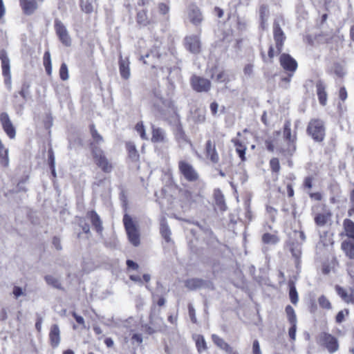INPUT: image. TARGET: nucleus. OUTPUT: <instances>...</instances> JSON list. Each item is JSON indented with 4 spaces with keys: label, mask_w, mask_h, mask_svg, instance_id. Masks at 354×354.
Returning <instances> with one entry per match:
<instances>
[{
    "label": "nucleus",
    "mask_w": 354,
    "mask_h": 354,
    "mask_svg": "<svg viewBox=\"0 0 354 354\" xmlns=\"http://www.w3.org/2000/svg\"><path fill=\"white\" fill-rule=\"evenodd\" d=\"M156 101L154 106L157 109L160 115L165 120L173 122L176 125L175 136L178 140H186V136L180 122L179 115L174 102L169 99H165L158 92L154 93Z\"/></svg>",
    "instance_id": "1"
},
{
    "label": "nucleus",
    "mask_w": 354,
    "mask_h": 354,
    "mask_svg": "<svg viewBox=\"0 0 354 354\" xmlns=\"http://www.w3.org/2000/svg\"><path fill=\"white\" fill-rule=\"evenodd\" d=\"M291 122L290 120H286L283 125V136L287 145L285 147H281L279 151L285 157L292 156L296 151V136H292L291 133Z\"/></svg>",
    "instance_id": "2"
},
{
    "label": "nucleus",
    "mask_w": 354,
    "mask_h": 354,
    "mask_svg": "<svg viewBox=\"0 0 354 354\" xmlns=\"http://www.w3.org/2000/svg\"><path fill=\"white\" fill-rule=\"evenodd\" d=\"M123 223L127 232L129 242L134 246L140 245V234L138 229L131 216L125 214L123 217Z\"/></svg>",
    "instance_id": "3"
},
{
    "label": "nucleus",
    "mask_w": 354,
    "mask_h": 354,
    "mask_svg": "<svg viewBox=\"0 0 354 354\" xmlns=\"http://www.w3.org/2000/svg\"><path fill=\"white\" fill-rule=\"evenodd\" d=\"M307 132L316 142H322L325 137L324 122L319 119L311 120L307 127Z\"/></svg>",
    "instance_id": "4"
},
{
    "label": "nucleus",
    "mask_w": 354,
    "mask_h": 354,
    "mask_svg": "<svg viewBox=\"0 0 354 354\" xmlns=\"http://www.w3.org/2000/svg\"><path fill=\"white\" fill-rule=\"evenodd\" d=\"M93 158L99 167L104 172L109 173L113 169L111 162L107 159L104 151L99 147L91 144Z\"/></svg>",
    "instance_id": "5"
},
{
    "label": "nucleus",
    "mask_w": 354,
    "mask_h": 354,
    "mask_svg": "<svg viewBox=\"0 0 354 354\" xmlns=\"http://www.w3.org/2000/svg\"><path fill=\"white\" fill-rule=\"evenodd\" d=\"M178 169L180 174L189 182H195L199 178V174L194 167L185 160L178 162Z\"/></svg>",
    "instance_id": "6"
},
{
    "label": "nucleus",
    "mask_w": 354,
    "mask_h": 354,
    "mask_svg": "<svg viewBox=\"0 0 354 354\" xmlns=\"http://www.w3.org/2000/svg\"><path fill=\"white\" fill-rule=\"evenodd\" d=\"M1 68L2 74L4 77V84L6 87L10 91L12 88V80L10 73V59L8 57L6 53L1 50Z\"/></svg>",
    "instance_id": "7"
},
{
    "label": "nucleus",
    "mask_w": 354,
    "mask_h": 354,
    "mask_svg": "<svg viewBox=\"0 0 354 354\" xmlns=\"http://www.w3.org/2000/svg\"><path fill=\"white\" fill-rule=\"evenodd\" d=\"M192 88L198 93L208 92L211 88V82L204 77L194 75L190 80Z\"/></svg>",
    "instance_id": "8"
},
{
    "label": "nucleus",
    "mask_w": 354,
    "mask_h": 354,
    "mask_svg": "<svg viewBox=\"0 0 354 354\" xmlns=\"http://www.w3.org/2000/svg\"><path fill=\"white\" fill-rule=\"evenodd\" d=\"M54 27L57 35L58 36L60 41L66 46H71V38L68 34L66 27L59 19H55Z\"/></svg>",
    "instance_id": "9"
},
{
    "label": "nucleus",
    "mask_w": 354,
    "mask_h": 354,
    "mask_svg": "<svg viewBox=\"0 0 354 354\" xmlns=\"http://www.w3.org/2000/svg\"><path fill=\"white\" fill-rule=\"evenodd\" d=\"M319 342L326 346L330 353H335L338 350L337 339L332 335L323 332L319 335Z\"/></svg>",
    "instance_id": "10"
},
{
    "label": "nucleus",
    "mask_w": 354,
    "mask_h": 354,
    "mask_svg": "<svg viewBox=\"0 0 354 354\" xmlns=\"http://www.w3.org/2000/svg\"><path fill=\"white\" fill-rule=\"evenodd\" d=\"M331 216L330 210L326 205H323L321 212L314 213V221L317 226L323 227L331 219Z\"/></svg>",
    "instance_id": "11"
},
{
    "label": "nucleus",
    "mask_w": 354,
    "mask_h": 354,
    "mask_svg": "<svg viewBox=\"0 0 354 354\" xmlns=\"http://www.w3.org/2000/svg\"><path fill=\"white\" fill-rule=\"evenodd\" d=\"M185 46L186 49L193 54H198L201 52V41L197 35L187 36L185 38Z\"/></svg>",
    "instance_id": "12"
},
{
    "label": "nucleus",
    "mask_w": 354,
    "mask_h": 354,
    "mask_svg": "<svg viewBox=\"0 0 354 354\" xmlns=\"http://www.w3.org/2000/svg\"><path fill=\"white\" fill-rule=\"evenodd\" d=\"M273 37L277 51L280 53L282 50L286 36L279 22L277 21H274L273 24Z\"/></svg>",
    "instance_id": "13"
},
{
    "label": "nucleus",
    "mask_w": 354,
    "mask_h": 354,
    "mask_svg": "<svg viewBox=\"0 0 354 354\" xmlns=\"http://www.w3.org/2000/svg\"><path fill=\"white\" fill-rule=\"evenodd\" d=\"M279 62L283 68L289 73H294L297 68V61L289 54H281L279 58Z\"/></svg>",
    "instance_id": "14"
},
{
    "label": "nucleus",
    "mask_w": 354,
    "mask_h": 354,
    "mask_svg": "<svg viewBox=\"0 0 354 354\" xmlns=\"http://www.w3.org/2000/svg\"><path fill=\"white\" fill-rule=\"evenodd\" d=\"M1 125L3 131L10 139L15 138V127L10 120L8 115L6 113H1Z\"/></svg>",
    "instance_id": "15"
},
{
    "label": "nucleus",
    "mask_w": 354,
    "mask_h": 354,
    "mask_svg": "<svg viewBox=\"0 0 354 354\" xmlns=\"http://www.w3.org/2000/svg\"><path fill=\"white\" fill-rule=\"evenodd\" d=\"M49 339L53 348H57L60 344V330L57 324H53L49 333Z\"/></svg>",
    "instance_id": "16"
},
{
    "label": "nucleus",
    "mask_w": 354,
    "mask_h": 354,
    "mask_svg": "<svg viewBox=\"0 0 354 354\" xmlns=\"http://www.w3.org/2000/svg\"><path fill=\"white\" fill-rule=\"evenodd\" d=\"M129 62L128 58L123 59L120 55L119 59V71L120 76L124 80H129L131 76Z\"/></svg>",
    "instance_id": "17"
},
{
    "label": "nucleus",
    "mask_w": 354,
    "mask_h": 354,
    "mask_svg": "<svg viewBox=\"0 0 354 354\" xmlns=\"http://www.w3.org/2000/svg\"><path fill=\"white\" fill-rule=\"evenodd\" d=\"M206 155L208 158L213 162L217 163L219 161V156L216 149V145L211 140L207 141L206 143Z\"/></svg>",
    "instance_id": "18"
},
{
    "label": "nucleus",
    "mask_w": 354,
    "mask_h": 354,
    "mask_svg": "<svg viewBox=\"0 0 354 354\" xmlns=\"http://www.w3.org/2000/svg\"><path fill=\"white\" fill-rule=\"evenodd\" d=\"M317 95L319 103L324 106L327 102V93L326 91V85L322 80H318L316 82Z\"/></svg>",
    "instance_id": "19"
},
{
    "label": "nucleus",
    "mask_w": 354,
    "mask_h": 354,
    "mask_svg": "<svg viewBox=\"0 0 354 354\" xmlns=\"http://www.w3.org/2000/svg\"><path fill=\"white\" fill-rule=\"evenodd\" d=\"M188 17L189 21L194 25H199L203 21L202 13L198 8L196 6H191L188 12Z\"/></svg>",
    "instance_id": "20"
},
{
    "label": "nucleus",
    "mask_w": 354,
    "mask_h": 354,
    "mask_svg": "<svg viewBox=\"0 0 354 354\" xmlns=\"http://www.w3.org/2000/svg\"><path fill=\"white\" fill-rule=\"evenodd\" d=\"M86 216L90 219L93 226L95 227L97 233H102L103 230L102 222L100 216L95 211H90L87 213Z\"/></svg>",
    "instance_id": "21"
},
{
    "label": "nucleus",
    "mask_w": 354,
    "mask_h": 354,
    "mask_svg": "<svg viewBox=\"0 0 354 354\" xmlns=\"http://www.w3.org/2000/svg\"><path fill=\"white\" fill-rule=\"evenodd\" d=\"M151 141L153 142H167L165 131L159 127H153Z\"/></svg>",
    "instance_id": "22"
},
{
    "label": "nucleus",
    "mask_w": 354,
    "mask_h": 354,
    "mask_svg": "<svg viewBox=\"0 0 354 354\" xmlns=\"http://www.w3.org/2000/svg\"><path fill=\"white\" fill-rule=\"evenodd\" d=\"M21 6L26 15H31L37 8L35 0H19Z\"/></svg>",
    "instance_id": "23"
},
{
    "label": "nucleus",
    "mask_w": 354,
    "mask_h": 354,
    "mask_svg": "<svg viewBox=\"0 0 354 354\" xmlns=\"http://www.w3.org/2000/svg\"><path fill=\"white\" fill-rule=\"evenodd\" d=\"M341 247L346 257L351 259H354V240L344 241Z\"/></svg>",
    "instance_id": "24"
},
{
    "label": "nucleus",
    "mask_w": 354,
    "mask_h": 354,
    "mask_svg": "<svg viewBox=\"0 0 354 354\" xmlns=\"http://www.w3.org/2000/svg\"><path fill=\"white\" fill-rule=\"evenodd\" d=\"M205 283V281L201 279L192 278L185 281V286L191 290H195L204 287Z\"/></svg>",
    "instance_id": "25"
},
{
    "label": "nucleus",
    "mask_w": 354,
    "mask_h": 354,
    "mask_svg": "<svg viewBox=\"0 0 354 354\" xmlns=\"http://www.w3.org/2000/svg\"><path fill=\"white\" fill-rule=\"evenodd\" d=\"M160 234L164 239L167 242L171 241V230L167 223V221L165 218H162L160 220Z\"/></svg>",
    "instance_id": "26"
},
{
    "label": "nucleus",
    "mask_w": 354,
    "mask_h": 354,
    "mask_svg": "<svg viewBox=\"0 0 354 354\" xmlns=\"http://www.w3.org/2000/svg\"><path fill=\"white\" fill-rule=\"evenodd\" d=\"M343 228L346 236L350 238V240H354V222L348 218L344 219Z\"/></svg>",
    "instance_id": "27"
},
{
    "label": "nucleus",
    "mask_w": 354,
    "mask_h": 354,
    "mask_svg": "<svg viewBox=\"0 0 354 354\" xmlns=\"http://www.w3.org/2000/svg\"><path fill=\"white\" fill-rule=\"evenodd\" d=\"M214 196L216 205L221 211H225L226 209V205L225 203L224 196L222 194V192L219 189H215L214 192Z\"/></svg>",
    "instance_id": "28"
},
{
    "label": "nucleus",
    "mask_w": 354,
    "mask_h": 354,
    "mask_svg": "<svg viewBox=\"0 0 354 354\" xmlns=\"http://www.w3.org/2000/svg\"><path fill=\"white\" fill-rule=\"evenodd\" d=\"M232 142L234 143L236 147V151L238 153L239 156L241 159L242 161H245L246 160L245 158V151L246 147L243 145L241 142L238 139H232Z\"/></svg>",
    "instance_id": "29"
},
{
    "label": "nucleus",
    "mask_w": 354,
    "mask_h": 354,
    "mask_svg": "<svg viewBox=\"0 0 354 354\" xmlns=\"http://www.w3.org/2000/svg\"><path fill=\"white\" fill-rule=\"evenodd\" d=\"M290 250L292 257L297 261L299 259L301 254V243H299V242L291 243L290 244Z\"/></svg>",
    "instance_id": "30"
},
{
    "label": "nucleus",
    "mask_w": 354,
    "mask_h": 354,
    "mask_svg": "<svg viewBox=\"0 0 354 354\" xmlns=\"http://www.w3.org/2000/svg\"><path fill=\"white\" fill-rule=\"evenodd\" d=\"M44 279L48 285L51 286L53 288L59 290L62 289V283H60L59 280L55 277L48 274L45 276Z\"/></svg>",
    "instance_id": "31"
},
{
    "label": "nucleus",
    "mask_w": 354,
    "mask_h": 354,
    "mask_svg": "<svg viewBox=\"0 0 354 354\" xmlns=\"http://www.w3.org/2000/svg\"><path fill=\"white\" fill-rule=\"evenodd\" d=\"M196 346L198 353H202L207 350V344L205 338L201 335H197L195 336Z\"/></svg>",
    "instance_id": "32"
},
{
    "label": "nucleus",
    "mask_w": 354,
    "mask_h": 354,
    "mask_svg": "<svg viewBox=\"0 0 354 354\" xmlns=\"http://www.w3.org/2000/svg\"><path fill=\"white\" fill-rule=\"evenodd\" d=\"M289 297L291 302L293 304H297L298 302V293L293 281L289 282Z\"/></svg>",
    "instance_id": "33"
},
{
    "label": "nucleus",
    "mask_w": 354,
    "mask_h": 354,
    "mask_svg": "<svg viewBox=\"0 0 354 354\" xmlns=\"http://www.w3.org/2000/svg\"><path fill=\"white\" fill-rule=\"evenodd\" d=\"M126 146L129 153V158L133 161H137L139 158V155L136 149V146L132 142H127Z\"/></svg>",
    "instance_id": "34"
},
{
    "label": "nucleus",
    "mask_w": 354,
    "mask_h": 354,
    "mask_svg": "<svg viewBox=\"0 0 354 354\" xmlns=\"http://www.w3.org/2000/svg\"><path fill=\"white\" fill-rule=\"evenodd\" d=\"M335 290L337 294L342 298V299L346 304L348 302L349 293L344 288L340 286H335Z\"/></svg>",
    "instance_id": "35"
},
{
    "label": "nucleus",
    "mask_w": 354,
    "mask_h": 354,
    "mask_svg": "<svg viewBox=\"0 0 354 354\" xmlns=\"http://www.w3.org/2000/svg\"><path fill=\"white\" fill-rule=\"evenodd\" d=\"M90 129H91V136H92V138H93L94 142L96 144L102 143L104 142V139H103L102 136L97 132L94 124L91 125Z\"/></svg>",
    "instance_id": "36"
},
{
    "label": "nucleus",
    "mask_w": 354,
    "mask_h": 354,
    "mask_svg": "<svg viewBox=\"0 0 354 354\" xmlns=\"http://www.w3.org/2000/svg\"><path fill=\"white\" fill-rule=\"evenodd\" d=\"M137 22L141 26H147L149 24L147 13L145 10L139 11L137 14Z\"/></svg>",
    "instance_id": "37"
},
{
    "label": "nucleus",
    "mask_w": 354,
    "mask_h": 354,
    "mask_svg": "<svg viewBox=\"0 0 354 354\" xmlns=\"http://www.w3.org/2000/svg\"><path fill=\"white\" fill-rule=\"evenodd\" d=\"M262 241L266 244H275L278 242L279 239L277 236L270 233H266L262 236Z\"/></svg>",
    "instance_id": "38"
},
{
    "label": "nucleus",
    "mask_w": 354,
    "mask_h": 354,
    "mask_svg": "<svg viewBox=\"0 0 354 354\" xmlns=\"http://www.w3.org/2000/svg\"><path fill=\"white\" fill-rule=\"evenodd\" d=\"M269 164L272 172L275 173L277 174V175H278L281 169L279 159L277 158H272L270 160Z\"/></svg>",
    "instance_id": "39"
},
{
    "label": "nucleus",
    "mask_w": 354,
    "mask_h": 354,
    "mask_svg": "<svg viewBox=\"0 0 354 354\" xmlns=\"http://www.w3.org/2000/svg\"><path fill=\"white\" fill-rule=\"evenodd\" d=\"M286 313L290 323L297 322V317L294 308L288 305L286 307Z\"/></svg>",
    "instance_id": "40"
},
{
    "label": "nucleus",
    "mask_w": 354,
    "mask_h": 354,
    "mask_svg": "<svg viewBox=\"0 0 354 354\" xmlns=\"http://www.w3.org/2000/svg\"><path fill=\"white\" fill-rule=\"evenodd\" d=\"M59 76L60 78L65 81L68 79V70L67 65L65 63H62L61 64L60 68H59Z\"/></svg>",
    "instance_id": "41"
},
{
    "label": "nucleus",
    "mask_w": 354,
    "mask_h": 354,
    "mask_svg": "<svg viewBox=\"0 0 354 354\" xmlns=\"http://www.w3.org/2000/svg\"><path fill=\"white\" fill-rule=\"evenodd\" d=\"M318 303L319 306L326 309H330L331 308V304L329 301V300L324 296L322 295L318 299Z\"/></svg>",
    "instance_id": "42"
},
{
    "label": "nucleus",
    "mask_w": 354,
    "mask_h": 354,
    "mask_svg": "<svg viewBox=\"0 0 354 354\" xmlns=\"http://www.w3.org/2000/svg\"><path fill=\"white\" fill-rule=\"evenodd\" d=\"M212 339L213 342L221 349H222V348L226 344V342L224 341V339L223 338L220 337L219 336H218L217 335L213 334L212 335Z\"/></svg>",
    "instance_id": "43"
},
{
    "label": "nucleus",
    "mask_w": 354,
    "mask_h": 354,
    "mask_svg": "<svg viewBox=\"0 0 354 354\" xmlns=\"http://www.w3.org/2000/svg\"><path fill=\"white\" fill-rule=\"evenodd\" d=\"M80 6L82 8V10L86 13H91L93 12V6L91 3H89L87 1H84L83 0H81Z\"/></svg>",
    "instance_id": "44"
},
{
    "label": "nucleus",
    "mask_w": 354,
    "mask_h": 354,
    "mask_svg": "<svg viewBox=\"0 0 354 354\" xmlns=\"http://www.w3.org/2000/svg\"><path fill=\"white\" fill-rule=\"evenodd\" d=\"M136 129L137 132L140 134L142 139H143V140L147 139V137L146 133H145V127L142 122H138L136 125Z\"/></svg>",
    "instance_id": "45"
},
{
    "label": "nucleus",
    "mask_w": 354,
    "mask_h": 354,
    "mask_svg": "<svg viewBox=\"0 0 354 354\" xmlns=\"http://www.w3.org/2000/svg\"><path fill=\"white\" fill-rule=\"evenodd\" d=\"M20 95L26 100L29 96V85L28 84H23L21 91H19Z\"/></svg>",
    "instance_id": "46"
},
{
    "label": "nucleus",
    "mask_w": 354,
    "mask_h": 354,
    "mask_svg": "<svg viewBox=\"0 0 354 354\" xmlns=\"http://www.w3.org/2000/svg\"><path fill=\"white\" fill-rule=\"evenodd\" d=\"M333 71L338 77H343L345 74L344 68L339 64H335L333 66Z\"/></svg>",
    "instance_id": "47"
},
{
    "label": "nucleus",
    "mask_w": 354,
    "mask_h": 354,
    "mask_svg": "<svg viewBox=\"0 0 354 354\" xmlns=\"http://www.w3.org/2000/svg\"><path fill=\"white\" fill-rule=\"evenodd\" d=\"M188 311H189V316L190 317L191 321L193 323H196L197 319L196 317V312H195V309L192 304H188Z\"/></svg>",
    "instance_id": "48"
},
{
    "label": "nucleus",
    "mask_w": 354,
    "mask_h": 354,
    "mask_svg": "<svg viewBox=\"0 0 354 354\" xmlns=\"http://www.w3.org/2000/svg\"><path fill=\"white\" fill-rule=\"evenodd\" d=\"M290 324L291 327L289 328L288 335L291 339L295 340L296 338L297 322Z\"/></svg>",
    "instance_id": "49"
},
{
    "label": "nucleus",
    "mask_w": 354,
    "mask_h": 354,
    "mask_svg": "<svg viewBox=\"0 0 354 354\" xmlns=\"http://www.w3.org/2000/svg\"><path fill=\"white\" fill-rule=\"evenodd\" d=\"M344 312L346 313V315H348L349 313V311L348 309H345L344 310L339 311L335 317V321L337 323L340 324L342 323L344 319Z\"/></svg>",
    "instance_id": "50"
},
{
    "label": "nucleus",
    "mask_w": 354,
    "mask_h": 354,
    "mask_svg": "<svg viewBox=\"0 0 354 354\" xmlns=\"http://www.w3.org/2000/svg\"><path fill=\"white\" fill-rule=\"evenodd\" d=\"M9 165L8 149L4 151V156L1 157V166L8 167Z\"/></svg>",
    "instance_id": "51"
},
{
    "label": "nucleus",
    "mask_w": 354,
    "mask_h": 354,
    "mask_svg": "<svg viewBox=\"0 0 354 354\" xmlns=\"http://www.w3.org/2000/svg\"><path fill=\"white\" fill-rule=\"evenodd\" d=\"M48 163L50 167L55 166V158L52 149H50L48 151Z\"/></svg>",
    "instance_id": "52"
},
{
    "label": "nucleus",
    "mask_w": 354,
    "mask_h": 354,
    "mask_svg": "<svg viewBox=\"0 0 354 354\" xmlns=\"http://www.w3.org/2000/svg\"><path fill=\"white\" fill-rule=\"evenodd\" d=\"M252 353L253 354H261L259 342L257 339L253 342Z\"/></svg>",
    "instance_id": "53"
},
{
    "label": "nucleus",
    "mask_w": 354,
    "mask_h": 354,
    "mask_svg": "<svg viewBox=\"0 0 354 354\" xmlns=\"http://www.w3.org/2000/svg\"><path fill=\"white\" fill-rule=\"evenodd\" d=\"M72 315L79 324L82 325L84 328H85L84 319L82 316L77 315L75 312H73Z\"/></svg>",
    "instance_id": "54"
},
{
    "label": "nucleus",
    "mask_w": 354,
    "mask_h": 354,
    "mask_svg": "<svg viewBox=\"0 0 354 354\" xmlns=\"http://www.w3.org/2000/svg\"><path fill=\"white\" fill-rule=\"evenodd\" d=\"M12 293L16 298L19 297L24 295V292L21 288L19 286H15L12 290Z\"/></svg>",
    "instance_id": "55"
},
{
    "label": "nucleus",
    "mask_w": 354,
    "mask_h": 354,
    "mask_svg": "<svg viewBox=\"0 0 354 354\" xmlns=\"http://www.w3.org/2000/svg\"><path fill=\"white\" fill-rule=\"evenodd\" d=\"M294 234L295 236H298L300 239L301 241L299 243L302 244L306 241V237L303 231H295Z\"/></svg>",
    "instance_id": "56"
},
{
    "label": "nucleus",
    "mask_w": 354,
    "mask_h": 354,
    "mask_svg": "<svg viewBox=\"0 0 354 354\" xmlns=\"http://www.w3.org/2000/svg\"><path fill=\"white\" fill-rule=\"evenodd\" d=\"M53 244L57 250L62 249L59 238L55 236L53 239Z\"/></svg>",
    "instance_id": "57"
},
{
    "label": "nucleus",
    "mask_w": 354,
    "mask_h": 354,
    "mask_svg": "<svg viewBox=\"0 0 354 354\" xmlns=\"http://www.w3.org/2000/svg\"><path fill=\"white\" fill-rule=\"evenodd\" d=\"M216 81L218 82H223L226 80V75L224 73V71L220 72L216 76Z\"/></svg>",
    "instance_id": "58"
},
{
    "label": "nucleus",
    "mask_w": 354,
    "mask_h": 354,
    "mask_svg": "<svg viewBox=\"0 0 354 354\" xmlns=\"http://www.w3.org/2000/svg\"><path fill=\"white\" fill-rule=\"evenodd\" d=\"M158 8H159V11L163 15H165L166 13H167L169 10V6L163 3L159 4Z\"/></svg>",
    "instance_id": "59"
},
{
    "label": "nucleus",
    "mask_w": 354,
    "mask_h": 354,
    "mask_svg": "<svg viewBox=\"0 0 354 354\" xmlns=\"http://www.w3.org/2000/svg\"><path fill=\"white\" fill-rule=\"evenodd\" d=\"M43 322V319L41 316L37 315V322L35 323V328L38 332H40L41 330V325Z\"/></svg>",
    "instance_id": "60"
},
{
    "label": "nucleus",
    "mask_w": 354,
    "mask_h": 354,
    "mask_svg": "<svg viewBox=\"0 0 354 354\" xmlns=\"http://www.w3.org/2000/svg\"><path fill=\"white\" fill-rule=\"evenodd\" d=\"M127 266L129 268H131L133 270H138V268H139V266L138 263H136V262H134L132 260H127Z\"/></svg>",
    "instance_id": "61"
},
{
    "label": "nucleus",
    "mask_w": 354,
    "mask_h": 354,
    "mask_svg": "<svg viewBox=\"0 0 354 354\" xmlns=\"http://www.w3.org/2000/svg\"><path fill=\"white\" fill-rule=\"evenodd\" d=\"M339 97L342 100H345L347 97V92L345 88L342 87L339 89Z\"/></svg>",
    "instance_id": "62"
},
{
    "label": "nucleus",
    "mask_w": 354,
    "mask_h": 354,
    "mask_svg": "<svg viewBox=\"0 0 354 354\" xmlns=\"http://www.w3.org/2000/svg\"><path fill=\"white\" fill-rule=\"evenodd\" d=\"M218 104L216 102L210 104V110L213 115H216L218 111Z\"/></svg>",
    "instance_id": "63"
},
{
    "label": "nucleus",
    "mask_w": 354,
    "mask_h": 354,
    "mask_svg": "<svg viewBox=\"0 0 354 354\" xmlns=\"http://www.w3.org/2000/svg\"><path fill=\"white\" fill-rule=\"evenodd\" d=\"M310 197L315 201H321L322 199V195L319 192L310 193Z\"/></svg>",
    "instance_id": "64"
}]
</instances>
